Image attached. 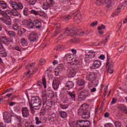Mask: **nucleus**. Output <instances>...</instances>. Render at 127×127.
I'll list each match as a JSON object with an SVG mask.
<instances>
[{
    "instance_id": "55",
    "label": "nucleus",
    "mask_w": 127,
    "mask_h": 127,
    "mask_svg": "<svg viewBox=\"0 0 127 127\" xmlns=\"http://www.w3.org/2000/svg\"><path fill=\"white\" fill-rule=\"evenodd\" d=\"M31 13H33V14H35V15H38V12L36 11L35 10H32L31 11Z\"/></svg>"
},
{
    "instance_id": "36",
    "label": "nucleus",
    "mask_w": 127,
    "mask_h": 127,
    "mask_svg": "<svg viewBox=\"0 0 127 127\" xmlns=\"http://www.w3.org/2000/svg\"><path fill=\"white\" fill-rule=\"evenodd\" d=\"M104 2H105L104 0H97L96 3L97 5H102V4H104Z\"/></svg>"
},
{
    "instance_id": "14",
    "label": "nucleus",
    "mask_w": 127,
    "mask_h": 127,
    "mask_svg": "<svg viewBox=\"0 0 127 127\" xmlns=\"http://www.w3.org/2000/svg\"><path fill=\"white\" fill-rule=\"evenodd\" d=\"M0 14L3 16V17H10L11 16V11L9 10H6L5 11H1Z\"/></svg>"
},
{
    "instance_id": "59",
    "label": "nucleus",
    "mask_w": 127,
    "mask_h": 127,
    "mask_svg": "<svg viewBox=\"0 0 127 127\" xmlns=\"http://www.w3.org/2000/svg\"><path fill=\"white\" fill-rule=\"evenodd\" d=\"M117 103V99L115 98H113L112 99V101L111 102V105H114V104H116Z\"/></svg>"
},
{
    "instance_id": "17",
    "label": "nucleus",
    "mask_w": 127,
    "mask_h": 127,
    "mask_svg": "<svg viewBox=\"0 0 127 127\" xmlns=\"http://www.w3.org/2000/svg\"><path fill=\"white\" fill-rule=\"evenodd\" d=\"M111 58L109 57V56L107 57V62L106 64V68H108V70H110V69H112L113 67L114 66V63H113L112 61H110V60Z\"/></svg>"
},
{
    "instance_id": "43",
    "label": "nucleus",
    "mask_w": 127,
    "mask_h": 127,
    "mask_svg": "<svg viewBox=\"0 0 127 127\" xmlns=\"http://www.w3.org/2000/svg\"><path fill=\"white\" fill-rule=\"evenodd\" d=\"M78 126H79V124L78 123V120L76 122L73 121L71 123V127H78Z\"/></svg>"
},
{
    "instance_id": "42",
    "label": "nucleus",
    "mask_w": 127,
    "mask_h": 127,
    "mask_svg": "<svg viewBox=\"0 0 127 127\" xmlns=\"http://www.w3.org/2000/svg\"><path fill=\"white\" fill-rule=\"evenodd\" d=\"M75 32H77L78 34L77 35H79L80 36H83L84 34H85V32H81L77 29L75 30Z\"/></svg>"
},
{
    "instance_id": "15",
    "label": "nucleus",
    "mask_w": 127,
    "mask_h": 127,
    "mask_svg": "<svg viewBox=\"0 0 127 127\" xmlns=\"http://www.w3.org/2000/svg\"><path fill=\"white\" fill-rule=\"evenodd\" d=\"M56 27V31L55 34V36H56L58 34H59L61 32H62V29L61 28V26L60 25V23H56L55 25Z\"/></svg>"
},
{
    "instance_id": "41",
    "label": "nucleus",
    "mask_w": 127,
    "mask_h": 127,
    "mask_svg": "<svg viewBox=\"0 0 127 127\" xmlns=\"http://www.w3.org/2000/svg\"><path fill=\"white\" fill-rule=\"evenodd\" d=\"M26 31L25 29H21L18 31V35H21L22 34H23V33H25Z\"/></svg>"
},
{
    "instance_id": "30",
    "label": "nucleus",
    "mask_w": 127,
    "mask_h": 127,
    "mask_svg": "<svg viewBox=\"0 0 127 127\" xmlns=\"http://www.w3.org/2000/svg\"><path fill=\"white\" fill-rule=\"evenodd\" d=\"M104 2L108 8L112 7V0H105Z\"/></svg>"
},
{
    "instance_id": "9",
    "label": "nucleus",
    "mask_w": 127,
    "mask_h": 127,
    "mask_svg": "<svg viewBox=\"0 0 127 127\" xmlns=\"http://www.w3.org/2000/svg\"><path fill=\"white\" fill-rule=\"evenodd\" d=\"M42 99L43 100V105H45V104H49V100H48V96L47 95V93L46 91L44 90L42 92Z\"/></svg>"
},
{
    "instance_id": "45",
    "label": "nucleus",
    "mask_w": 127,
    "mask_h": 127,
    "mask_svg": "<svg viewBox=\"0 0 127 127\" xmlns=\"http://www.w3.org/2000/svg\"><path fill=\"white\" fill-rule=\"evenodd\" d=\"M74 61H71L70 65H78L79 63V60L73 59Z\"/></svg>"
},
{
    "instance_id": "16",
    "label": "nucleus",
    "mask_w": 127,
    "mask_h": 127,
    "mask_svg": "<svg viewBox=\"0 0 127 127\" xmlns=\"http://www.w3.org/2000/svg\"><path fill=\"white\" fill-rule=\"evenodd\" d=\"M34 26H35L36 28H38L39 29L42 28V25L41 22L39 20L35 19L33 21Z\"/></svg>"
},
{
    "instance_id": "37",
    "label": "nucleus",
    "mask_w": 127,
    "mask_h": 127,
    "mask_svg": "<svg viewBox=\"0 0 127 127\" xmlns=\"http://www.w3.org/2000/svg\"><path fill=\"white\" fill-rule=\"evenodd\" d=\"M43 108H44L45 111H48L49 110H50V109H51L50 106L48 105V104H45V105H43Z\"/></svg>"
},
{
    "instance_id": "19",
    "label": "nucleus",
    "mask_w": 127,
    "mask_h": 127,
    "mask_svg": "<svg viewBox=\"0 0 127 127\" xmlns=\"http://www.w3.org/2000/svg\"><path fill=\"white\" fill-rule=\"evenodd\" d=\"M79 71V68H73L71 69L69 72V76L70 77H73L76 75V73Z\"/></svg>"
},
{
    "instance_id": "49",
    "label": "nucleus",
    "mask_w": 127,
    "mask_h": 127,
    "mask_svg": "<svg viewBox=\"0 0 127 127\" xmlns=\"http://www.w3.org/2000/svg\"><path fill=\"white\" fill-rule=\"evenodd\" d=\"M98 30H102V29H106V26L104 24H102L101 26L98 27Z\"/></svg>"
},
{
    "instance_id": "64",
    "label": "nucleus",
    "mask_w": 127,
    "mask_h": 127,
    "mask_svg": "<svg viewBox=\"0 0 127 127\" xmlns=\"http://www.w3.org/2000/svg\"><path fill=\"white\" fill-rule=\"evenodd\" d=\"M60 49H61V47L58 46L55 48L54 50H60Z\"/></svg>"
},
{
    "instance_id": "3",
    "label": "nucleus",
    "mask_w": 127,
    "mask_h": 127,
    "mask_svg": "<svg viewBox=\"0 0 127 127\" xmlns=\"http://www.w3.org/2000/svg\"><path fill=\"white\" fill-rule=\"evenodd\" d=\"M87 80L91 82L93 85L95 86H98L99 81L97 80V75L95 72H91L89 74L88 76L86 77Z\"/></svg>"
},
{
    "instance_id": "54",
    "label": "nucleus",
    "mask_w": 127,
    "mask_h": 127,
    "mask_svg": "<svg viewBox=\"0 0 127 127\" xmlns=\"http://www.w3.org/2000/svg\"><path fill=\"white\" fill-rule=\"evenodd\" d=\"M50 115L51 118H52V119H55V118H56V114H55L54 112H51Z\"/></svg>"
},
{
    "instance_id": "52",
    "label": "nucleus",
    "mask_w": 127,
    "mask_h": 127,
    "mask_svg": "<svg viewBox=\"0 0 127 127\" xmlns=\"http://www.w3.org/2000/svg\"><path fill=\"white\" fill-rule=\"evenodd\" d=\"M42 83H43L44 88H46V79H45V78H44V77L43 78Z\"/></svg>"
},
{
    "instance_id": "62",
    "label": "nucleus",
    "mask_w": 127,
    "mask_h": 127,
    "mask_svg": "<svg viewBox=\"0 0 127 127\" xmlns=\"http://www.w3.org/2000/svg\"><path fill=\"white\" fill-rule=\"evenodd\" d=\"M0 127H6V125L2 122L0 123Z\"/></svg>"
},
{
    "instance_id": "10",
    "label": "nucleus",
    "mask_w": 127,
    "mask_h": 127,
    "mask_svg": "<svg viewBox=\"0 0 127 127\" xmlns=\"http://www.w3.org/2000/svg\"><path fill=\"white\" fill-rule=\"evenodd\" d=\"M74 16V21L77 23H80L82 21V16L81 15V13L80 12L77 11L75 13L73 14Z\"/></svg>"
},
{
    "instance_id": "63",
    "label": "nucleus",
    "mask_w": 127,
    "mask_h": 127,
    "mask_svg": "<svg viewBox=\"0 0 127 127\" xmlns=\"http://www.w3.org/2000/svg\"><path fill=\"white\" fill-rule=\"evenodd\" d=\"M44 62H45V61L44 60V59H41L39 62L40 65H42V64L44 63Z\"/></svg>"
},
{
    "instance_id": "18",
    "label": "nucleus",
    "mask_w": 127,
    "mask_h": 127,
    "mask_svg": "<svg viewBox=\"0 0 127 127\" xmlns=\"http://www.w3.org/2000/svg\"><path fill=\"white\" fill-rule=\"evenodd\" d=\"M22 114L23 118H27L29 116V112L26 107L22 109Z\"/></svg>"
},
{
    "instance_id": "60",
    "label": "nucleus",
    "mask_w": 127,
    "mask_h": 127,
    "mask_svg": "<svg viewBox=\"0 0 127 127\" xmlns=\"http://www.w3.org/2000/svg\"><path fill=\"white\" fill-rule=\"evenodd\" d=\"M80 40L79 39L75 38L74 40H73V43H78V42H79Z\"/></svg>"
},
{
    "instance_id": "34",
    "label": "nucleus",
    "mask_w": 127,
    "mask_h": 127,
    "mask_svg": "<svg viewBox=\"0 0 127 127\" xmlns=\"http://www.w3.org/2000/svg\"><path fill=\"white\" fill-rule=\"evenodd\" d=\"M0 4L3 9H5V8L7 7V4H6V3L3 0H2V1H1Z\"/></svg>"
},
{
    "instance_id": "47",
    "label": "nucleus",
    "mask_w": 127,
    "mask_h": 127,
    "mask_svg": "<svg viewBox=\"0 0 127 127\" xmlns=\"http://www.w3.org/2000/svg\"><path fill=\"white\" fill-rule=\"evenodd\" d=\"M126 49V47H124V45L121 46L118 49V52H120V53L123 52L124 50Z\"/></svg>"
},
{
    "instance_id": "6",
    "label": "nucleus",
    "mask_w": 127,
    "mask_h": 127,
    "mask_svg": "<svg viewBox=\"0 0 127 127\" xmlns=\"http://www.w3.org/2000/svg\"><path fill=\"white\" fill-rule=\"evenodd\" d=\"M9 3L14 9H22L23 8V5L21 3H16L15 1L10 0Z\"/></svg>"
},
{
    "instance_id": "38",
    "label": "nucleus",
    "mask_w": 127,
    "mask_h": 127,
    "mask_svg": "<svg viewBox=\"0 0 127 127\" xmlns=\"http://www.w3.org/2000/svg\"><path fill=\"white\" fill-rule=\"evenodd\" d=\"M86 97L84 95L82 94V92H80L79 93V94L78 95V100H81V99H82V100H85V99H86Z\"/></svg>"
},
{
    "instance_id": "13",
    "label": "nucleus",
    "mask_w": 127,
    "mask_h": 127,
    "mask_svg": "<svg viewBox=\"0 0 127 127\" xmlns=\"http://www.w3.org/2000/svg\"><path fill=\"white\" fill-rule=\"evenodd\" d=\"M3 120L5 123H6L7 124H9V123H11V118L9 117V114H8V112L4 113Z\"/></svg>"
},
{
    "instance_id": "33",
    "label": "nucleus",
    "mask_w": 127,
    "mask_h": 127,
    "mask_svg": "<svg viewBox=\"0 0 127 127\" xmlns=\"http://www.w3.org/2000/svg\"><path fill=\"white\" fill-rule=\"evenodd\" d=\"M67 95H69L73 101H75V98L76 97V95L75 94L73 93V92H71L70 91L67 92Z\"/></svg>"
},
{
    "instance_id": "12",
    "label": "nucleus",
    "mask_w": 127,
    "mask_h": 127,
    "mask_svg": "<svg viewBox=\"0 0 127 127\" xmlns=\"http://www.w3.org/2000/svg\"><path fill=\"white\" fill-rule=\"evenodd\" d=\"M74 60V59L73 58V57H72V55L69 54H66L64 57V61H66L67 63H69L71 64L72 61Z\"/></svg>"
},
{
    "instance_id": "50",
    "label": "nucleus",
    "mask_w": 127,
    "mask_h": 127,
    "mask_svg": "<svg viewBox=\"0 0 127 127\" xmlns=\"http://www.w3.org/2000/svg\"><path fill=\"white\" fill-rule=\"evenodd\" d=\"M71 17H71V16L67 15V16H64L63 17V18L64 20H69V19H70Z\"/></svg>"
},
{
    "instance_id": "11",
    "label": "nucleus",
    "mask_w": 127,
    "mask_h": 127,
    "mask_svg": "<svg viewBox=\"0 0 127 127\" xmlns=\"http://www.w3.org/2000/svg\"><path fill=\"white\" fill-rule=\"evenodd\" d=\"M101 65L102 62L100 60H96L93 62L91 67L92 69H98L101 67Z\"/></svg>"
},
{
    "instance_id": "25",
    "label": "nucleus",
    "mask_w": 127,
    "mask_h": 127,
    "mask_svg": "<svg viewBox=\"0 0 127 127\" xmlns=\"http://www.w3.org/2000/svg\"><path fill=\"white\" fill-rule=\"evenodd\" d=\"M59 115L62 119H66L67 118V113L65 111H60Z\"/></svg>"
},
{
    "instance_id": "7",
    "label": "nucleus",
    "mask_w": 127,
    "mask_h": 127,
    "mask_svg": "<svg viewBox=\"0 0 127 127\" xmlns=\"http://www.w3.org/2000/svg\"><path fill=\"white\" fill-rule=\"evenodd\" d=\"M96 56L95 52L94 51H89L87 54L84 55L85 61H89L90 59L95 58Z\"/></svg>"
},
{
    "instance_id": "58",
    "label": "nucleus",
    "mask_w": 127,
    "mask_h": 127,
    "mask_svg": "<svg viewBox=\"0 0 127 127\" xmlns=\"http://www.w3.org/2000/svg\"><path fill=\"white\" fill-rule=\"evenodd\" d=\"M37 85L39 87H42V82H41V81H40V80H39L37 82Z\"/></svg>"
},
{
    "instance_id": "2",
    "label": "nucleus",
    "mask_w": 127,
    "mask_h": 127,
    "mask_svg": "<svg viewBox=\"0 0 127 127\" xmlns=\"http://www.w3.org/2000/svg\"><path fill=\"white\" fill-rule=\"evenodd\" d=\"M29 105L31 111H33V109L34 110H39L40 107H41V99L36 97H32L31 102L29 101Z\"/></svg>"
},
{
    "instance_id": "61",
    "label": "nucleus",
    "mask_w": 127,
    "mask_h": 127,
    "mask_svg": "<svg viewBox=\"0 0 127 127\" xmlns=\"http://www.w3.org/2000/svg\"><path fill=\"white\" fill-rule=\"evenodd\" d=\"M36 0H31V1H30V4H32V5L35 4Z\"/></svg>"
},
{
    "instance_id": "29",
    "label": "nucleus",
    "mask_w": 127,
    "mask_h": 127,
    "mask_svg": "<svg viewBox=\"0 0 127 127\" xmlns=\"http://www.w3.org/2000/svg\"><path fill=\"white\" fill-rule=\"evenodd\" d=\"M18 9H12L11 10V14L13 15V16H19L20 15V13L17 11Z\"/></svg>"
},
{
    "instance_id": "46",
    "label": "nucleus",
    "mask_w": 127,
    "mask_h": 127,
    "mask_svg": "<svg viewBox=\"0 0 127 127\" xmlns=\"http://www.w3.org/2000/svg\"><path fill=\"white\" fill-rule=\"evenodd\" d=\"M77 84L78 86H84L85 82H84V80H79L77 81Z\"/></svg>"
},
{
    "instance_id": "26",
    "label": "nucleus",
    "mask_w": 127,
    "mask_h": 127,
    "mask_svg": "<svg viewBox=\"0 0 127 127\" xmlns=\"http://www.w3.org/2000/svg\"><path fill=\"white\" fill-rule=\"evenodd\" d=\"M81 93L84 95L85 97H86V98L87 97L90 96V92H89V90L88 89H84L83 90H82V91H81Z\"/></svg>"
},
{
    "instance_id": "39",
    "label": "nucleus",
    "mask_w": 127,
    "mask_h": 127,
    "mask_svg": "<svg viewBox=\"0 0 127 127\" xmlns=\"http://www.w3.org/2000/svg\"><path fill=\"white\" fill-rule=\"evenodd\" d=\"M8 34L11 37H14L15 36V32L12 31H8Z\"/></svg>"
},
{
    "instance_id": "44",
    "label": "nucleus",
    "mask_w": 127,
    "mask_h": 127,
    "mask_svg": "<svg viewBox=\"0 0 127 127\" xmlns=\"http://www.w3.org/2000/svg\"><path fill=\"white\" fill-rule=\"evenodd\" d=\"M12 27L14 30H17V29H18V27H19V26L18 24H17V23H15L12 25Z\"/></svg>"
},
{
    "instance_id": "48",
    "label": "nucleus",
    "mask_w": 127,
    "mask_h": 127,
    "mask_svg": "<svg viewBox=\"0 0 127 127\" xmlns=\"http://www.w3.org/2000/svg\"><path fill=\"white\" fill-rule=\"evenodd\" d=\"M23 14L26 16L28 15V9L27 8H25L23 10Z\"/></svg>"
},
{
    "instance_id": "24",
    "label": "nucleus",
    "mask_w": 127,
    "mask_h": 127,
    "mask_svg": "<svg viewBox=\"0 0 127 127\" xmlns=\"http://www.w3.org/2000/svg\"><path fill=\"white\" fill-rule=\"evenodd\" d=\"M3 22L7 25H11V19L10 17H5Z\"/></svg>"
},
{
    "instance_id": "40",
    "label": "nucleus",
    "mask_w": 127,
    "mask_h": 127,
    "mask_svg": "<svg viewBox=\"0 0 127 127\" xmlns=\"http://www.w3.org/2000/svg\"><path fill=\"white\" fill-rule=\"evenodd\" d=\"M60 107L61 109H63V110H66V109H68V107H69V105L67 104H60Z\"/></svg>"
},
{
    "instance_id": "22",
    "label": "nucleus",
    "mask_w": 127,
    "mask_h": 127,
    "mask_svg": "<svg viewBox=\"0 0 127 127\" xmlns=\"http://www.w3.org/2000/svg\"><path fill=\"white\" fill-rule=\"evenodd\" d=\"M35 69V67H34V64H28L26 66V69H28V71L25 73V75H28L30 73V69Z\"/></svg>"
},
{
    "instance_id": "5",
    "label": "nucleus",
    "mask_w": 127,
    "mask_h": 127,
    "mask_svg": "<svg viewBox=\"0 0 127 127\" xmlns=\"http://www.w3.org/2000/svg\"><path fill=\"white\" fill-rule=\"evenodd\" d=\"M78 32H76V29H74L72 30V29H69L68 28H66L65 29L64 32L63 33V34L64 35H69L70 36H74L78 35Z\"/></svg>"
},
{
    "instance_id": "31",
    "label": "nucleus",
    "mask_w": 127,
    "mask_h": 127,
    "mask_svg": "<svg viewBox=\"0 0 127 127\" xmlns=\"http://www.w3.org/2000/svg\"><path fill=\"white\" fill-rule=\"evenodd\" d=\"M27 25L28 26L29 28H33V26H34V22L31 21V20H28L27 21Z\"/></svg>"
},
{
    "instance_id": "27",
    "label": "nucleus",
    "mask_w": 127,
    "mask_h": 127,
    "mask_svg": "<svg viewBox=\"0 0 127 127\" xmlns=\"http://www.w3.org/2000/svg\"><path fill=\"white\" fill-rule=\"evenodd\" d=\"M118 109H119V111L121 112V113H125L127 114V110L124 108L123 105H120L118 106Z\"/></svg>"
},
{
    "instance_id": "57",
    "label": "nucleus",
    "mask_w": 127,
    "mask_h": 127,
    "mask_svg": "<svg viewBox=\"0 0 127 127\" xmlns=\"http://www.w3.org/2000/svg\"><path fill=\"white\" fill-rule=\"evenodd\" d=\"M105 127H114V125L111 123H108L105 124Z\"/></svg>"
},
{
    "instance_id": "32",
    "label": "nucleus",
    "mask_w": 127,
    "mask_h": 127,
    "mask_svg": "<svg viewBox=\"0 0 127 127\" xmlns=\"http://www.w3.org/2000/svg\"><path fill=\"white\" fill-rule=\"evenodd\" d=\"M51 6L50 3L47 2H44L43 4V8L45 9L46 10H47Z\"/></svg>"
},
{
    "instance_id": "28",
    "label": "nucleus",
    "mask_w": 127,
    "mask_h": 127,
    "mask_svg": "<svg viewBox=\"0 0 127 127\" xmlns=\"http://www.w3.org/2000/svg\"><path fill=\"white\" fill-rule=\"evenodd\" d=\"M118 109H119V111L121 112V113H125L127 114V110L124 108L123 105H120L118 106Z\"/></svg>"
},
{
    "instance_id": "35",
    "label": "nucleus",
    "mask_w": 127,
    "mask_h": 127,
    "mask_svg": "<svg viewBox=\"0 0 127 127\" xmlns=\"http://www.w3.org/2000/svg\"><path fill=\"white\" fill-rule=\"evenodd\" d=\"M21 118L17 117V127H21Z\"/></svg>"
},
{
    "instance_id": "1",
    "label": "nucleus",
    "mask_w": 127,
    "mask_h": 127,
    "mask_svg": "<svg viewBox=\"0 0 127 127\" xmlns=\"http://www.w3.org/2000/svg\"><path fill=\"white\" fill-rule=\"evenodd\" d=\"M89 106L86 103L83 104L78 110V114L79 116H82V119L86 120L90 118V111H88Z\"/></svg>"
},
{
    "instance_id": "53",
    "label": "nucleus",
    "mask_w": 127,
    "mask_h": 127,
    "mask_svg": "<svg viewBox=\"0 0 127 127\" xmlns=\"http://www.w3.org/2000/svg\"><path fill=\"white\" fill-rule=\"evenodd\" d=\"M35 120H36V125H39L41 124V121H39V118L38 117H36Z\"/></svg>"
},
{
    "instance_id": "4",
    "label": "nucleus",
    "mask_w": 127,
    "mask_h": 127,
    "mask_svg": "<svg viewBox=\"0 0 127 127\" xmlns=\"http://www.w3.org/2000/svg\"><path fill=\"white\" fill-rule=\"evenodd\" d=\"M127 6V4L123 2L120 3L118 7L115 10L113 13L111 14V17H115V16H118L120 13H121V9H125V7Z\"/></svg>"
},
{
    "instance_id": "56",
    "label": "nucleus",
    "mask_w": 127,
    "mask_h": 127,
    "mask_svg": "<svg viewBox=\"0 0 127 127\" xmlns=\"http://www.w3.org/2000/svg\"><path fill=\"white\" fill-rule=\"evenodd\" d=\"M97 24H98V21H95L91 23V26H92V27H94V26H96V25H97Z\"/></svg>"
},
{
    "instance_id": "23",
    "label": "nucleus",
    "mask_w": 127,
    "mask_h": 127,
    "mask_svg": "<svg viewBox=\"0 0 127 127\" xmlns=\"http://www.w3.org/2000/svg\"><path fill=\"white\" fill-rule=\"evenodd\" d=\"M74 87V83L72 81H67L65 84V88L67 89V90H70V89H72Z\"/></svg>"
},
{
    "instance_id": "20",
    "label": "nucleus",
    "mask_w": 127,
    "mask_h": 127,
    "mask_svg": "<svg viewBox=\"0 0 127 127\" xmlns=\"http://www.w3.org/2000/svg\"><path fill=\"white\" fill-rule=\"evenodd\" d=\"M60 83L58 79H55L53 82V87L54 90H57L59 88V84Z\"/></svg>"
},
{
    "instance_id": "51",
    "label": "nucleus",
    "mask_w": 127,
    "mask_h": 127,
    "mask_svg": "<svg viewBox=\"0 0 127 127\" xmlns=\"http://www.w3.org/2000/svg\"><path fill=\"white\" fill-rule=\"evenodd\" d=\"M115 126L116 127H122V124L119 122H116L115 123Z\"/></svg>"
},
{
    "instance_id": "21",
    "label": "nucleus",
    "mask_w": 127,
    "mask_h": 127,
    "mask_svg": "<svg viewBox=\"0 0 127 127\" xmlns=\"http://www.w3.org/2000/svg\"><path fill=\"white\" fill-rule=\"evenodd\" d=\"M36 38H37V35L36 34L32 33L30 34L29 36V40L31 42H34L36 41Z\"/></svg>"
},
{
    "instance_id": "8",
    "label": "nucleus",
    "mask_w": 127,
    "mask_h": 127,
    "mask_svg": "<svg viewBox=\"0 0 127 127\" xmlns=\"http://www.w3.org/2000/svg\"><path fill=\"white\" fill-rule=\"evenodd\" d=\"M78 126L80 127H89L91 126V122L88 120H78Z\"/></svg>"
}]
</instances>
